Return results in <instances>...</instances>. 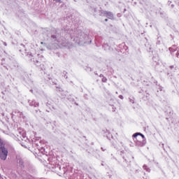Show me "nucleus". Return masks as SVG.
<instances>
[{
    "instance_id": "2",
    "label": "nucleus",
    "mask_w": 179,
    "mask_h": 179,
    "mask_svg": "<svg viewBox=\"0 0 179 179\" xmlns=\"http://www.w3.org/2000/svg\"><path fill=\"white\" fill-rule=\"evenodd\" d=\"M138 135H140L141 136H142L143 138H145V136L141 133H136L133 135L134 138H136V136H138Z\"/></svg>"
},
{
    "instance_id": "5",
    "label": "nucleus",
    "mask_w": 179,
    "mask_h": 179,
    "mask_svg": "<svg viewBox=\"0 0 179 179\" xmlns=\"http://www.w3.org/2000/svg\"><path fill=\"white\" fill-rule=\"evenodd\" d=\"M103 82H107V79H106V78H103Z\"/></svg>"
},
{
    "instance_id": "6",
    "label": "nucleus",
    "mask_w": 179,
    "mask_h": 179,
    "mask_svg": "<svg viewBox=\"0 0 179 179\" xmlns=\"http://www.w3.org/2000/svg\"><path fill=\"white\" fill-rule=\"evenodd\" d=\"M56 1V2H61V0H54Z\"/></svg>"
},
{
    "instance_id": "8",
    "label": "nucleus",
    "mask_w": 179,
    "mask_h": 179,
    "mask_svg": "<svg viewBox=\"0 0 179 179\" xmlns=\"http://www.w3.org/2000/svg\"><path fill=\"white\" fill-rule=\"evenodd\" d=\"M41 44H43V42H41Z\"/></svg>"
},
{
    "instance_id": "7",
    "label": "nucleus",
    "mask_w": 179,
    "mask_h": 179,
    "mask_svg": "<svg viewBox=\"0 0 179 179\" xmlns=\"http://www.w3.org/2000/svg\"><path fill=\"white\" fill-rule=\"evenodd\" d=\"M107 20H107V19H106V20H105V22H107Z\"/></svg>"
},
{
    "instance_id": "4",
    "label": "nucleus",
    "mask_w": 179,
    "mask_h": 179,
    "mask_svg": "<svg viewBox=\"0 0 179 179\" xmlns=\"http://www.w3.org/2000/svg\"><path fill=\"white\" fill-rule=\"evenodd\" d=\"M0 146L2 148L3 146V141L0 138Z\"/></svg>"
},
{
    "instance_id": "1",
    "label": "nucleus",
    "mask_w": 179,
    "mask_h": 179,
    "mask_svg": "<svg viewBox=\"0 0 179 179\" xmlns=\"http://www.w3.org/2000/svg\"><path fill=\"white\" fill-rule=\"evenodd\" d=\"M6 157H8V150L5 147L1 146L0 148V158L1 160H6Z\"/></svg>"
},
{
    "instance_id": "3",
    "label": "nucleus",
    "mask_w": 179,
    "mask_h": 179,
    "mask_svg": "<svg viewBox=\"0 0 179 179\" xmlns=\"http://www.w3.org/2000/svg\"><path fill=\"white\" fill-rule=\"evenodd\" d=\"M106 15H107L108 17H109V19L113 18V13H106Z\"/></svg>"
}]
</instances>
